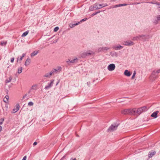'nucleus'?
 I'll list each match as a JSON object with an SVG mask.
<instances>
[{
	"label": "nucleus",
	"instance_id": "obj_1",
	"mask_svg": "<svg viewBox=\"0 0 160 160\" xmlns=\"http://www.w3.org/2000/svg\"><path fill=\"white\" fill-rule=\"evenodd\" d=\"M134 109L135 111V115L136 114L139 115H140L143 112L147 111L148 110V108L147 107L144 106L138 108L137 110H136V108H134Z\"/></svg>",
	"mask_w": 160,
	"mask_h": 160
},
{
	"label": "nucleus",
	"instance_id": "obj_2",
	"mask_svg": "<svg viewBox=\"0 0 160 160\" xmlns=\"http://www.w3.org/2000/svg\"><path fill=\"white\" fill-rule=\"evenodd\" d=\"M135 111L133 109H128L122 110L121 111L122 114H130L135 115Z\"/></svg>",
	"mask_w": 160,
	"mask_h": 160
},
{
	"label": "nucleus",
	"instance_id": "obj_3",
	"mask_svg": "<svg viewBox=\"0 0 160 160\" xmlns=\"http://www.w3.org/2000/svg\"><path fill=\"white\" fill-rule=\"evenodd\" d=\"M119 123L117 122L112 124L108 128L107 131L108 132H111L117 129Z\"/></svg>",
	"mask_w": 160,
	"mask_h": 160
},
{
	"label": "nucleus",
	"instance_id": "obj_4",
	"mask_svg": "<svg viewBox=\"0 0 160 160\" xmlns=\"http://www.w3.org/2000/svg\"><path fill=\"white\" fill-rule=\"evenodd\" d=\"M152 36L149 34H142L140 35V41L143 42H145L147 40H148L149 39L151 38Z\"/></svg>",
	"mask_w": 160,
	"mask_h": 160
},
{
	"label": "nucleus",
	"instance_id": "obj_5",
	"mask_svg": "<svg viewBox=\"0 0 160 160\" xmlns=\"http://www.w3.org/2000/svg\"><path fill=\"white\" fill-rule=\"evenodd\" d=\"M95 54V52L92 51H89V52H84L82 54V57L83 58H85L87 56H88L89 55H91L92 56L94 55Z\"/></svg>",
	"mask_w": 160,
	"mask_h": 160
},
{
	"label": "nucleus",
	"instance_id": "obj_6",
	"mask_svg": "<svg viewBox=\"0 0 160 160\" xmlns=\"http://www.w3.org/2000/svg\"><path fill=\"white\" fill-rule=\"evenodd\" d=\"M158 74H157V72H156L155 71H153L150 76V79L152 82L158 78Z\"/></svg>",
	"mask_w": 160,
	"mask_h": 160
},
{
	"label": "nucleus",
	"instance_id": "obj_7",
	"mask_svg": "<svg viewBox=\"0 0 160 160\" xmlns=\"http://www.w3.org/2000/svg\"><path fill=\"white\" fill-rule=\"evenodd\" d=\"M98 3H96L92 6H91L89 8V10L90 11H93L96 10L100 9V8L98 7Z\"/></svg>",
	"mask_w": 160,
	"mask_h": 160
},
{
	"label": "nucleus",
	"instance_id": "obj_8",
	"mask_svg": "<svg viewBox=\"0 0 160 160\" xmlns=\"http://www.w3.org/2000/svg\"><path fill=\"white\" fill-rule=\"evenodd\" d=\"M54 81V80L52 79L51 80L50 82L49 83H48V85L45 86V90H48V89L51 88L53 85V83Z\"/></svg>",
	"mask_w": 160,
	"mask_h": 160
},
{
	"label": "nucleus",
	"instance_id": "obj_9",
	"mask_svg": "<svg viewBox=\"0 0 160 160\" xmlns=\"http://www.w3.org/2000/svg\"><path fill=\"white\" fill-rule=\"evenodd\" d=\"M115 68V65L114 64H111L108 67V69L109 71H112L114 70Z\"/></svg>",
	"mask_w": 160,
	"mask_h": 160
},
{
	"label": "nucleus",
	"instance_id": "obj_10",
	"mask_svg": "<svg viewBox=\"0 0 160 160\" xmlns=\"http://www.w3.org/2000/svg\"><path fill=\"white\" fill-rule=\"evenodd\" d=\"M123 44L125 46H132L134 44V43L131 41H126L124 42Z\"/></svg>",
	"mask_w": 160,
	"mask_h": 160
},
{
	"label": "nucleus",
	"instance_id": "obj_11",
	"mask_svg": "<svg viewBox=\"0 0 160 160\" xmlns=\"http://www.w3.org/2000/svg\"><path fill=\"white\" fill-rule=\"evenodd\" d=\"M156 153V152L155 151L152 150L149 152L148 155L149 158H152L153 156L155 155Z\"/></svg>",
	"mask_w": 160,
	"mask_h": 160
},
{
	"label": "nucleus",
	"instance_id": "obj_12",
	"mask_svg": "<svg viewBox=\"0 0 160 160\" xmlns=\"http://www.w3.org/2000/svg\"><path fill=\"white\" fill-rule=\"evenodd\" d=\"M158 111H156L153 112L151 115V117L153 118H156L158 117Z\"/></svg>",
	"mask_w": 160,
	"mask_h": 160
},
{
	"label": "nucleus",
	"instance_id": "obj_13",
	"mask_svg": "<svg viewBox=\"0 0 160 160\" xmlns=\"http://www.w3.org/2000/svg\"><path fill=\"white\" fill-rule=\"evenodd\" d=\"M16 108L13 109V113H15L17 112L19 109L20 106L18 104H17L16 106Z\"/></svg>",
	"mask_w": 160,
	"mask_h": 160
},
{
	"label": "nucleus",
	"instance_id": "obj_14",
	"mask_svg": "<svg viewBox=\"0 0 160 160\" xmlns=\"http://www.w3.org/2000/svg\"><path fill=\"white\" fill-rule=\"evenodd\" d=\"M123 48V46L120 45H119L118 46H112V48L115 50H119V49L122 48Z\"/></svg>",
	"mask_w": 160,
	"mask_h": 160
},
{
	"label": "nucleus",
	"instance_id": "obj_15",
	"mask_svg": "<svg viewBox=\"0 0 160 160\" xmlns=\"http://www.w3.org/2000/svg\"><path fill=\"white\" fill-rule=\"evenodd\" d=\"M80 23V22H78L76 23H70L69 24V26L71 28H73L75 26L78 25Z\"/></svg>",
	"mask_w": 160,
	"mask_h": 160
},
{
	"label": "nucleus",
	"instance_id": "obj_16",
	"mask_svg": "<svg viewBox=\"0 0 160 160\" xmlns=\"http://www.w3.org/2000/svg\"><path fill=\"white\" fill-rule=\"evenodd\" d=\"M128 4L126 3L121 4L114 5L112 8H118V7H122L127 5Z\"/></svg>",
	"mask_w": 160,
	"mask_h": 160
},
{
	"label": "nucleus",
	"instance_id": "obj_17",
	"mask_svg": "<svg viewBox=\"0 0 160 160\" xmlns=\"http://www.w3.org/2000/svg\"><path fill=\"white\" fill-rule=\"evenodd\" d=\"M124 74L125 76L127 77H129L131 75V73L130 72L127 70H126L125 71Z\"/></svg>",
	"mask_w": 160,
	"mask_h": 160
},
{
	"label": "nucleus",
	"instance_id": "obj_18",
	"mask_svg": "<svg viewBox=\"0 0 160 160\" xmlns=\"http://www.w3.org/2000/svg\"><path fill=\"white\" fill-rule=\"evenodd\" d=\"M140 35L134 37L132 38L133 41H140Z\"/></svg>",
	"mask_w": 160,
	"mask_h": 160
},
{
	"label": "nucleus",
	"instance_id": "obj_19",
	"mask_svg": "<svg viewBox=\"0 0 160 160\" xmlns=\"http://www.w3.org/2000/svg\"><path fill=\"white\" fill-rule=\"evenodd\" d=\"M9 97L8 95H6L3 99V101L6 103H8V102Z\"/></svg>",
	"mask_w": 160,
	"mask_h": 160
},
{
	"label": "nucleus",
	"instance_id": "obj_20",
	"mask_svg": "<svg viewBox=\"0 0 160 160\" xmlns=\"http://www.w3.org/2000/svg\"><path fill=\"white\" fill-rule=\"evenodd\" d=\"M110 54L112 57H113L114 56L116 57H117L118 56V53L115 51H112V52H110Z\"/></svg>",
	"mask_w": 160,
	"mask_h": 160
},
{
	"label": "nucleus",
	"instance_id": "obj_21",
	"mask_svg": "<svg viewBox=\"0 0 160 160\" xmlns=\"http://www.w3.org/2000/svg\"><path fill=\"white\" fill-rule=\"evenodd\" d=\"M30 59L29 58H28L27 59L25 63V65L26 66L30 64Z\"/></svg>",
	"mask_w": 160,
	"mask_h": 160
},
{
	"label": "nucleus",
	"instance_id": "obj_22",
	"mask_svg": "<svg viewBox=\"0 0 160 160\" xmlns=\"http://www.w3.org/2000/svg\"><path fill=\"white\" fill-rule=\"evenodd\" d=\"M110 49V48H108L105 47H102V51L104 52H106L107 51H108Z\"/></svg>",
	"mask_w": 160,
	"mask_h": 160
},
{
	"label": "nucleus",
	"instance_id": "obj_23",
	"mask_svg": "<svg viewBox=\"0 0 160 160\" xmlns=\"http://www.w3.org/2000/svg\"><path fill=\"white\" fill-rule=\"evenodd\" d=\"M7 43V41H1L0 42V45L1 46H5Z\"/></svg>",
	"mask_w": 160,
	"mask_h": 160
},
{
	"label": "nucleus",
	"instance_id": "obj_24",
	"mask_svg": "<svg viewBox=\"0 0 160 160\" xmlns=\"http://www.w3.org/2000/svg\"><path fill=\"white\" fill-rule=\"evenodd\" d=\"M38 53L37 51H35L32 52L31 54V56L32 57H33L37 55Z\"/></svg>",
	"mask_w": 160,
	"mask_h": 160
},
{
	"label": "nucleus",
	"instance_id": "obj_25",
	"mask_svg": "<svg viewBox=\"0 0 160 160\" xmlns=\"http://www.w3.org/2000/svg\"><path fill=\"white\" fill-rule=\"evenodd\" d=\"M51 75H52V73L51 72H50L46 73L43 76V77H50Z\"/></svg>",
	"mask_w": 160,
	"mask_h": 160
},
{
	"label": "nucleus",
	"instance_id": "obj_26",
	"mask_svg": "<svg viewBox=\"0 0 160 160\" xmlns=\"http://www.w3.org/2000/svg\"><path fill=\"white\" fill-rule=\"evenodd\" d=\"M28 32H29L28 30L27 31H26L24 32L22 34V37H24L26 36L28 34Z\"/></svg>",
	"mask_w": 160,
	"mask_h": 160
},
{
	"label": "nucleus",
	"instance_id": "obj_27",
	"mask_svg": "<svg viewBox=\"0 0 160 160\" xmlns=\"http://www.w3.org/2000/svg\"><path fill=\"white\" fill-rule=\"evenodd\" d=\"M78 61V59L77 58H75L73 59L72 60H71L70 61V63H74L77 62Z\"/></svg>",
	"mask_w": 160,
	"mask_h": 160
},
{
	"label": "nucleus",
	"instance_id": "obj_28",
	"mask_svg": "<svg viewBox=\"0 0 160 160\" xmlns=\"http://www.w3.org/2000/svg\"><path fill=\"white\" fill-rule=\"evenodd\" d=\"M62 70V68L60 66L58 67L56 69V73L60 72Z\"/></svg>",
	"mask_w": 160,
	"mask_h": 160
},
{
	"label": "nucleus",
	"instance_id": "obj_29",
	"mask_svg": "<svg viewBox=\"0 0 160 160\" xmlns=\"http://www.w3.org/2000/svg\"><path fill=\"white\" fill-rule=\"evenodd\" d=\"M12 79V78L11 76H10L8 79H7L5 80V82L6 83H8L10 82Z\"/></svg>",
	"mask_w": 160,
	"mask_h": 160
},
{
	"label": "nucleus",
	"instance_id": "obj_30",
	"mask_svg": "<svg viewBox=\"0 0 160 160\" xmlns=\"http://www.w3.org/2000/svg\"><path fill=\"white\" fill-rule=\"evenodd\" d=\"M22 71V67H20L18 68V73L19 74L21 73Z\"/></svg>",
	"mask_w": 160,
	"mask_h": 160
},
{
	"label": "nucleus",
	"instance_id": "obj_31",
	"mask_svg": "<svg viewBox=\"0 0 160 160\" xmlns=\"http://www.w3.org/2000/svg\"><path fill=\"white\" fill-rule=\"evenodd\" d=\"M160 20V15H159L157 17V20H155L154 23H157L158 21Z\"/></svg>",
	"mask_w": 160,
	"mask_h": 160
},
{
	"label": "nucleus",
	"instance_id": "obj_32",
	"mask_svg": "<svg viewBox=\"0 0 160 160\" xmlns=\"http://www.w3.org/2000/svg\"><path fill=\"white\" fill-rule=\"evenodd\" d=\"M37 85L36 84L34 85L32 87L31 89L36 90Z\"/></svg>",
	"mask_w": 160,
	"mask_h": 160
},
{
	"label": "nucleus",
	"instance_id": "obj_33",
	"mask_svg": "<svg viewBox=\"0 0 160 160\" xmlns=\"http://www.w3.org/2000/svg\"><path fill=\"white\" fill-rule=\"evenodd\" d=\"M59 29V28L58 27H56L54 29L53 31L54 32H56Z\"/></svg>",
	"mask_w": 160,
	"mask_h": 160
},
{
	"label": "nucleus",
	"instance_id": "obj_34",
	"mask_svg": "<svg viewBox=\"0 0 160 160\" xmlns=\"http://www.w3.org/2000/svg\"><path fill=\"white\" fill-rule=\"evenodd\" d=\"M4 121V119L3 118H2L1 119H0V126L2 124Z\"/></svg>",
	"mask_w": 160,
	"mask_h": 160
},
{
	"label": "nucleus",
	"instance_id": "obj_35",
	"mask_svg": "<svg viewBox=\"0 0 160 160\" xmlns=\"http://www.w3.org/2000/svg\"><path fill=\"white\" fill-rule=\"evenodd\" d=\"M33 105V103L32 102H30L28 103V105L29 106H32Z\"/></svg>",
	"mask_w": 160,
	"mask_h": 160
},
{
	"label": "nucleus",
	"instance_id": "obj_36",
	"mask_svg": "<svg viewBox=\"0 0 160 160\" xmlns=\"http://www.w3.org/2000/svg\"><path fill=\"white\" fill-rule=\"evenodd\" d=\"M51 72L52 73V74L54 73H56V69H52V71Z\"/></svg>",
	"mask_w": 160,
	"mask_h": 160
},
{
	"label": "nucleus",
	"instance_id": "obj_37",
	"mask_svg": "<svg viewBox=\"0 0 160 160\" xmlns=\"http://www.w3.org/2000/svg\"><path fill=\"white\" fill-rule=\"evenodd\" d=\"M25 53L22 54V56L20 58V60H22L23 57L24 56H25Z\"/></svg>",
	"mask_w": 160,
	"mask_h": 160
},
{
	"label": "nucleus",
	"instance_id": "obj_38",
	"mask_svg": "<svg viewBox=\"0 0 160 160\" xmlns=\"http://www.w3.org/2000/svg\"><path fill=\"white\" fill-rule=\"evenodd\" d=\"M135 74H136V72H135V71L134 72H133V75H132V78H132V79H133V78H134V77H135Z\"/></svg>",
	"mask_w": 160,
	"mask_h": 160
},
{
	"label": "nucleus",
	"instance_id": "obj_39",
	"mask_svg": "<svg viewBox=\"0 0 160 160\" xmlns=\"http://www.w3.org/2000/svg\"><path fill=\"white\" fill-rule=\"evenodd\" d=\"M99 8H100V9H101L102 8L104 7L103 4H99Z\"/></svg>",
	"mask_w": 160,
	"mask_h": 160
},
{
	"label": "nucleus",
	"instance_id": "obj_40",
	"mask_svg": "<svg viewBox=\"0 0 160 160\" xmlns=\"http://www.w3.org/2000/svg\"><path fill=\"white\" fill-rule=\"evenodd\" d=\"M87 18H83V19H82L81 20V21H80V22H84V21H86L87 20Z\"/></svg>",
	"mask_w": 160,
	"mask_h": 160
},
{
	"label": "nucleus",
	"instance_id": "obj_41",
	"mask_svg": "<svg viewBox=\"0 0 160 160\" xmlns=\"http://www.w3.org/2000/svg\"><path fill=\"white\" fill-rule=\"evenodd\" d=\"M102 47H100L98 49V52H101V51H102Z\"/></svg>",
	"mask_w": 160,
	"mask_h": 160
},
{
	"label": "nucleus",
	"instance_id": "obj_42",
	"mask_svg": "<svg viewBox=\"0 0 160 160\" xmlns=\"http://www.w3.org/2000/svg\"><path fill=\"white\" fill-rule=\"evenodd\" d=\"M14 57L12 58L11 59V60H10L11 62L12 63H13L14 62Z\"/></svg>",
	"mask_w": 160,
	"mask_h": 160
},
{
	"label": "nucleus",
	"instance_id": "obj_43",
	"mask_svg": "<svg viewBox=\"0 0 160 160\" xmlns=\"http://www.w3.org/2000/svg\"><path fill=\"white\" fill-rule=\"evenodd\" d=\"M71 60H70V59H68V60L66 61L67 63L68 64H69V63H70V61Z\"/></svg>",
	"mask_w": 160,
	"mask_h": 160
},
{
	"label": "nucleus",
	"instance_id": "obj_44",
	"mask_svg": "<svg viewBox=\"0 0 160 160\" xmlns=\"http://www.w3.org/2000/svg\"><path fill=\"white\" fill-rule=\"evenodd\" d=\"M97 12H94L91 15L92 16H93L94 15H96L97 14Z\"/></svg>",
	"mask_w": 160,
	"mask_h": 160
},
{
	"label": "nucleus",
	"instance_id": "obj_45",
	"mask_svg": "<svg viewBox=\"0 0 160 160\" xmlns=\"http://www.w3.org/2000/svg\"><path fill=\"white\" fill-rule=\"evenodd\" d=\"M156 72H157V74H158V73H160V69H158L157 70Z\"/></svg>",
	"mask_w": 160,
	"mask_h": 160
},
{
	"label": "nucleus",
	"instance_id": "obj_46",
	"mask_svg": "<svg viewBox=\"0 0 160 160\" xmlns=\"http://www.w3.org/2000/svg\"><path fill=\"white\" fill-rule=\"evenodd\" d=\"M27 159V156H25L24 157L22 160H26Z\"/></svg>",
	"mask_w": 160,
	"mask_h": 160
},
{
	"label": "nucleus",
	"instance_id": "obj_47",
	"mask_svg": "<svg viewBox=\"0 0 160 160\" xmlns=\"http://www.w3.org/2000/svg\"><path fill=\"white\" fill-rule=\"evenodd\" d=\"M103 4V7H106V6H108V5L107 3H105L104 4Z\"/></svg>",
	"mask_w": 160,
	"mask_h": 160
},
{
	"label": "nucleus",
	"instance_id": "obj_48",
	"mask_svg": "<svg viewBox=\"0 0 160 160\" xmlns=\"http://www.w3.org/2000/svg\"><path fill=\"white\" fill-rule=\"evenodd\" d=\"M87 84L88 85L89 87V86H90V84H91L90 82H87Z\"/></svg>",
	"mask_w": 160,
	"mask_h": 160
},
{
	"label": "nucleus",
	"instance_id": "obj_49",
	"mask_svg": "<svg viewBox=\"0 0 160 160\" xmlns=\"http://www.w3.org/2000/svg\"><path fill=\"white\" fill-rule=\"evenodd\" d=\"M37 144V142H35L33 143V146H35Z\"/></svg>",
	"mask_w": 160,
	"mask_h": 160
},
{
	"label": "nucleus",
	"instance_id": "obj_50",
	"mask_svg": "<svg viewBox=\"0 0 160 160\" xmlns=\"http://www.w3.org/2000/svg\"><path fill=\"white\" fill-rule=\"evenodd\" d=\"M114 5L113 6H111L109 8H108V9H110L111 8H112L113 7V6H114Z\"/></svg>",
	"mask_w": 160,
	"mask_h": 160
},
{
	"label": "nucleus",
	"instance_id": "obj_51",
	"mask_svg": "<svg viewBox=\"0 0 160 160\" xmlns=\"http://www.w3.org/2000/svg\"><path fill=\"white\" fill-rule=\"evenodd\" d=\"M27 96V94H26L23 97V98H24L26 97V96Z\"/></svg>",
	"mask_w": 160,
	"mask_h": 160
},
{
	"label": "nucleus",
	"instance_id": "obj_52",
	"mask_svg": "<svg viewBox=\"0 0 160 160\" xmlns=\"http://www.w3.org/2000/svg\"><path fill=\"white\" fill-rule=\"evenodd\" d=\"M59 82H60V80H59L56 83V85H57L58 84V83Z\"/></svg>",
	"mask_w": 160,
	"mask_h": 160
},
{
	"label": "nucleus",
	"instance_id": "obj_53",
	"mask_svg": "<svg viewBox=\"0 0 160 160\" xmlns=\"http://www.w3.org/2000/svg\"><path fill=\"white\" fill-rule=\"evenodd\" d=\"M156 4H157V5H158L159 6H160V3H159V2H156Z\"/></svg>",
	"mask_w": 160,
	"mask_h": 160
},
{
	"label": "nucleus",
	"instance_id": "obj_54",
	"mask_svg": "<svg viewBox=\"0 0 160 160\" xmlns=\"http://www.w3.org/2000/svg\"><path fill=\"white\" fill-rule=\"evenodd\" d=\"M2 129V127L1 126H0V132H1Z\"/></svg>",
	"mask_w": 160,
	"mask_h": 160
},
{
	"label": "nucleus",
	"instance_id": "obj_55",
	"mask_svg": "<svg viewBox=\"0 0 160 160\" xmlns=\"http://www.w3.org/2000/svg\"><path fill=\"white\" fill-rule=\"evenodd\" d=\"M70 160H77L76 158H74L73 159L72 158H71V159H70Z\"/></svg>",
	"mask_w": 160,
	"mask_h": 160
},
{
	"label": "nucleus",
	"instance_id": "obj_56",
	"mask_svg": "<svg viewBox=\"0 0 160 160\" xmlns=\"http://www.w3.org/2000/svg\"><path fill=\"white\" fill-rule=\"evenodd\" d=\"M158 9L160 11V6L158 7Z\"/></svg>",
	"mask_w": 160,
	"mask_h": 160
},
{
	"label": "nucleus",
	"instance_id": "obj_57",
	"mask_svg": "<svg viewBox=\"0 0 160 160\" xmlns=\"http://www.w3.org/2000/svg\"><path fill=\"white\" fill-rule=\"evenodd\" d=\"M100 12H101V11H98V12H97V13L98 14V13H99Z\"/></svg>",
	"mask_w": 160,
	"mask_h": 160
},
{
	"label": "nucleus",
	"instance_id": "obj_58",
	"mask_svg": "<svg viewBox=\"0 0 160 160\" xmlns=\"http://www.w3.org/2000/svg\"><path fill=\"white\" fill-rule=\"evenodd\" d=\"M139 3H140L137 2V3H135L134 4H139Z\"/></svg>",
	"mask_w": 160,
	"mask_h": 160
},
{
	"label": "nucleus",
	"instance_id": "obj_59",
	"mask_svg": "<svg viewBox=\"0 0 160 160\" xmlns=\"http://www.w3.org/2000/svg\"><path fill=\"white\" fill-rule=\"evenodd\" d=\"M42 121H45V119H42Z\"/></svg>",
	"mask_w": 160,
	"mask_h": 160
},
{
	"label": "nucleus",
	"instance_id": "obj_60",
	"mask_svg": "<svg viewBox=\"0 0 160 160\" xmlns=\"http://www.w3.org/2000/svg\"><path fill=\"white\" fill-rule=\"evenodd\" d=\"M95 80H93V82H94V81H95Z\"/></svg>",
	"mask_w": 160,
	"mask_h": 160
},
{
	"label": "nucleus",
	"instance_id": "obj_61",
	"mask_svg": "<svg viewBox=\"0 0 160 160\" xmlns=\"http://www.w3.org/2000/svg\"><path fill=\"white\" fill-rule=\"evenodd\" d=\"M18 58H17V62L18 61Z\"/></svg>",
	"mask_w": 160,
	"mask_h": 160
}]
</instances>
